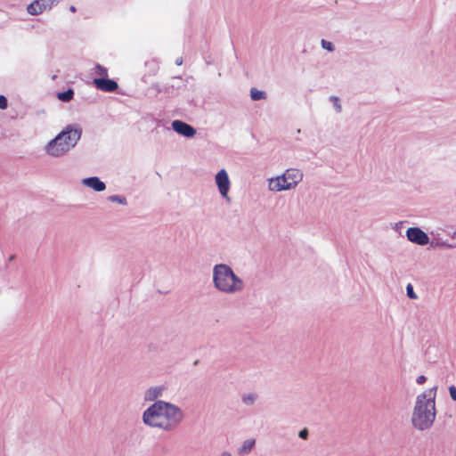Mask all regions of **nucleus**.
Instances as JSON below:
<instances>
[{
    "label": "nucleus",
    "instance_id": "nucleus-29",
    "mask_svg": "<svg viewBox=\"0 0 456 456\" xmlns=\"http://www.w3.org/2000/svg\"><path fill=\"white\" fill-rule=\"evenodd\" d=\"M69 11L72 12H76V7L74 5H70L69 6Z\"/></svg>",
    "mask_w": 456,
    "mask_h": 456
},
{
    "label": "nucleus",
    "instance_id": "nucleus-9",
    "mask_svg": "<svg viewBox=\"0 0 456 456\" xmlns=\"http://www.w3.org/2000/svg\"><path fill=\"white\" fill-rule=\"evenodd\" d=\"M172 128L178 134H181L187 138H192L197 133L196 129L193 126L182 120H174L172 122Z\"/></svg>",
    "mask_w": 456,
    "mask_h": 456
},
{
    "label": "nucleus",
    "instance_id": "nucleus-24",
    "mask_svg": "<svg viewBox=\"0 0 456 456\" xmlns=\"http://www.w3.org/2000/svg\"><path fill=\"white\" fill-rule=\"evenodd\" d=\"M450 396L453 402H456V387L452 385L448 388Z\"/></svg>",
    "mask_w": 456,
    "mask_h": 456
},
{
    "label": "nucleus",
    "instance_id": "nucleus-30",
    "mask_svg": "<svg viewBox=\"0 0 456 456\" xmlns=\"http://www.w3.org/2000/svg\"><path fill=\"white\" fill-rule=\"evenodd\" d=\"M451 237L456 239V230L452 233Z\"/></svg>",
    "mask_w": 456,
    "mask_h": 456
},
{
    "label": "nucleus",
    "instance_id": "nucleus-25",
    "mask_svg": "<svg viewBox=\"0 0 456 456\" xmlns=\"http://www.w3.org/2000/svg\"><path fill=\"white\" fill-rule=\"evenodd\" d=\"M8 106L7 99L4 95H0V109L5 110Z\"/></svg>",
    "mask_w": 456,
    "mask_h": 456
},
{
    "label": "nucleus",
    "instance_id": "nucleus-1",
    "mask_svg": "<svg viewBox=\"0 0 456 456\" xmlns=\"http://www.w3.org/2000/svg\"><path fill=\"white\" fill-rule=\"evenodd\" d=\"M183 417V411L178 405L167 401H156L143 411L142 421L149 428L170 432L180 425Z\"/></svg>",
    "mask_w": 456,
    "mask_h": 456
},
{
    "label": "nucleus",
    "instance_id": "nucleus-8",
    "mask_svg": "<svg viewBox=\"0 0 456 456\" xmlns=\"http://www.w3.org/2000/svg\"><path fill=\"white\" fill-rule=\"evenodd\" d=\"M406 237L411 242L419 246H425L429 242L428 235L419 227L408 228Z\"/></svg>",
    "mask_w": 456,
    "mask_h": 456
},
{
    "label": "nucleus",
    "instance_id": "nucleus-10",
    "mask_svg": "<svg viewBox=\"0 0 456 456\" xmlns=\"http://www.w3.org/2000/svg\"><path fill=\"white\" fill-rule=\"evenodd\" d=\"M81 183L83 186L87 187L96 192H102L106 189L105 183L101 181L97 176L84 178L81 180Z\"/></svg>",
    "mask_w": 456,
    "mask_h": 456
},
{
    "label": "nucleus",
    "instance_id": "nucleus-22",
    "mask_svg": "<svg viewBox=\"0 0 456 456\" xmlns=\"http://www.w3.org/2000/svg\"><path fill=\"white\" fill-rule=\"evenodd\" d=\"M406 293H407V296L411 299H416L418 297L417 294L413 290L411 284L407 285Z\"/></svg>",
    "mask_w": 456,
    "mask_h": 456
},
{
    "label": "nucleus",
    "instance_id": "nucleus-21",
    "mask_svg": "<svg viewBox=\"0 0 456 456\" xmlns=\"http://www.w3.org/2000/svg\"><path fill=\"white\" fill-rule=\"evenodd\" d=\"M322 47L329 52L334 51V45L331 42L322 39L321 41Z\"/></svg>",
    "mask_w": 456,
    "mask_h": 456
},
{
    "label": "nucleus",
    "instance_id": "nucleus-19",
    "mask_svg": "<svg viewBox=\"0 0 456 456\" xmlns=\"http://www.w3.org/2000/svg\"><path fill=\"white\" fill-rule=\"evenodd\" d=\"M330 101L333 103V108L337 113H340L342 111V105L340 103V100L337 96H330Z\"/></svg>",
    "mask_w": 456,
    "mask_h": 456
},
{
    "label": "nucleus",
    "instance_id": "nucleus-23",
    "mask_svg": "<svg viewBox=\"0 0 456 456\" xmlns=\"http://www.w3.org/2000/svg\"><path fill=\"white\" fill-rule=\"evenodd\" d=\"M298 436L303 440H307L309 436V431L307 428H303L298 432Z\"/></svg>",
    "mask_w": 456,
    "mask_h": 456
},
{
    "label": "nucleus",
    "instance_id": "nucleus-27",
    "mask_svg": "<svg viewBox=\"0 0 456 456\" xmlns=\"http://www.w3.org/2000/svg\"><path fill=\"white\" fill-rule=\"evenodd\" d=\"M426 380H427V378L424 375H420L417 378L416 382L419 385H422L426 382Z\"/></svg>",
    "mask_w": 456,
    "mask_h": 456
},
{
    "label": "nucleus",
    "instance_id": "nucleus-13",
    "mask_svg": "<svg viewBox=\"0 0 456 456\" xmlns=\"http://www.w3.org/2000/svg\"><path fill=\"white\" fill-rule=\"evenodd\" d=\"M255 444H256V439H254V438L246 439L245 441L242 442L241 445L238 449V453L242 454V455L250 453L252 452Z\"/></svg>",
    "mask_w": 456,
    "mask_h": 456
},
{
    "label": "nucleus",
    "instance_id": "nucleus-18",
    "mask_svg": "<svg viewBox=\"0 0 456 456\" xmlns=\"http://www.w3.org/2000/svg\"><path fill=\"white\" fill-rule=\"evenodd\" d=\"M94 73L99 77L98 78H106L108 77V69L100 64L95 66Z\"/></svg>",
    "mask_w": 456,
    "mask_h": 456
},
{
    "label": "nucleus",
    "instance_id": "nucleus-4",
    "mask_svg": "<svg viewBox=\"0 0 456 456\" xmlns=\"http://www.w3.org/2000/svg\"><path fill=\"white\" fill-rule=\"evenodd\" d=\"M212 281L214 288L225 295H235L240 293L245 283L226 264H216L212 269Z\"/></svg>",
    "mask_w": 456,
    "mask_h": 456
},
{
    "label": "nucleus",
    "instance_id": "nucleus-17",
    "mask_svg": "<svg viewBox=\"0 0 456 456\" xmlns=\"http://www.w3.org/2000/svg\"><path fill=\"white\" fill-rule=\"evenodd\" d=\"M108 201L118 203L122 206H126L127 204L126 198L120 195H110L107 198Z\"/></svg>",
    "mask_w": 456,
    "mask_h": 456
},
{
    "label": "nucleus",
    "instance_id": "nucleus-5",
    "mask_svg": "<svg viewBox=\"0 0 456 456\" xmlns=\"http://www.w3.org/2000/svg\"><path fill=\"white\" fill-rule=\"evenodd\" d=\"M304 173L300 168L289 167L282 174L266 179L270 192L292 191L303 181Z\"/></svg>",
    "mask_w": 456,
    "mask_h": 456
},
{
    "label": "nucleus",
    "instance_id": "nucleus-7",
    "mask_svg": "<svg viewBox=\"0 0 456 456\" xmlns=\"http://www.w3.org/2000/svg\"><path fill=\"white\" fill-rule=\"evenodd\" d=\"M168 392V386L167 384H158L149 387L143 394V400L145 402L160 401L159 398L165 397Z\"/></svg>",
    "mask_w": 456,
    "mask_h": 456
},
{
    "label": "nucleus",
    "instance_id": "nucleus-14",
    "mask_svg": "<svg viewBox=\"0 0 456 456\" xmlns=\"http://www.w3.org/2000/svg\"><path fill=\"white\" fill-rule=\"evenodd\" d=\"M257 400V395L255 393H247L244 394L241 397L242 403L247 406L253 405Z\"/></svg>",
    "mask_w": 456,
    "mask_h": 456
},
{
    "label": "nucleus",
    "instance_id": "nucleus-3",
    "mask_svg": "<svg viewBox=\"0 0 456 456\" xmlns=\"http://www.w3.org/2000/svg\"><path fill=\"white\" fill-rule=\"evenodd\" d=\"M81 135L82 127L80 125H68L45 144L44 151L46 155L52 158H61L76 147Z\"/></svg>",
    "mask_w": 456,
    "mask_h": 456
},
{
    "label": "nucleus",
    "instance_id": "nucleus-15",
    "mask_svg": "<svg viewBox=\"0 0 456 456\" xmlns=\"http://www.w3.org/2000/svg\"><path fill=\"white\" fill-rule=\"evenodd\" d=\"M250 97L253 101L265 100L266 98V94L265 92L258 90L256 88H251Z\"/></svg>",
    "mask_w": 456,
    "mask_h": 456
},
{
    "label": "nucleus",
    "instance_id": "nucleus-12",
    "mask_svg": "<svg viewBox=\"0 0 456 456\" xmlns=\"http://www.w3.org/2000/svg\"><path fill=\"white\" fill-rule=\"evenodd\" d=\"M47 11L42 0H34L27 6V12L32 16H37Z\"/></svg>",
    "mask_w": 456,
    "mask_h": 456
},
{
    "label": "nucleus",
    "instance_id": "nucleus-2",
    "mask_svg": "<svg viewBox=\"0 0 456 456\" xmlns=\"http://www.w3.org/2000/svg\"><path fill=\"white\" fill-rule=\"evenodd\" d=\"M436 391L437 386H435L416 396L411 419L416 429L424 431L433 426L436 417Z\"/></svg>",
    "mask_w": 456,
    "mask_h": 456
},
{
    "label": "nucleus",
    "instance_id": "nucleus-11",
    "mask_svg": "<svg viewBox=\"0 0 456 456\" xmlns=\"http://www.w3.org/2000/svg\"><path fill=\"white\" fill-rule=\"evenodd\" d=\"M94 85L97 89L102 92H114L118 88V84L114 80L109 78H94L93 80Z\"/></svg>",
    "mask_w": 456,
    "mask_h": 456
},
{
    "label": "nucleus",
    "instance_id": "nucleus-16",
    "mask_svg": "<svg viewBox=\"0 0 456 456\" xmlns=\"http://www.w3.org/2000/svg\"><path fill=\"white\" fill-rule=\"evenodd\" d=\"M74 95L72 89H68L65 92L58 93L57 98L61 102H69Z\"/></svg>",
    "mask_w": 456,
    "mask_h": 456
},
{
    "label": "nucleus",
    "instance_id": "nucleus-28",
    "mask_svg": "<svg viewBox=\"0 0 456 456\" xmlns=\"http://www.w3.org/2000/svg\"><path fill=\"white\" fill-rule=\"evenodd\" d=\"M176 65H181L183 63V60L181 58L175 61Z\"/></svg>",
    "mask_w": 456,
    "mask_h": 456
},
{
    "label": "nucleus",
    "instance_id": "nucleus-26",
    "mask_svg": "<svg viewBox=\"0 0 456 456\" xmlns=\"http://www.w3.org/2000/svg\"><path fill=\"white\" fill-rule=\"evenodd\" d=\"M431 245H432L433 247H446V248H452V245L447 244L445 241H441V242H440V241H437V242H436V243H435V242H432V243H431Z\"/></svg>",
    "mask_w": 456,
    "mask_h": 456
},
{
    "label": "nucleus",
    "instance_id": "nucleus-6",
    "mask_svg": "<svg viewBox=\"0 0 456 456\" xmlns=\"http://www.w3.org/2000/svg\"><path fill=\"white\" fill-rule=\"evenodd\" d=\"M214 181L221 198L228 203L231 202L232 199L229 193L232 188V181L227 170L225 168L219 169L215 175Z\"/></svg>",
    "mask_w": 456,
    "mask_h": 456
},
{
    "label": "nucleus",
    "instance_id": "nucleus-20",
    "mask_svg": "<svg viewBox=\"0 0 456 456\" xmlns=\"http://www.w3.org/2000/svg\"><path fill=\"white\" fill-rule=\"evenodd\" d=\"M62 0H42L47 11H50L53 6L57 5Z\"/></svg>",
    "mask_w": 456,
    "mask_h": 456
}]
</instances>
